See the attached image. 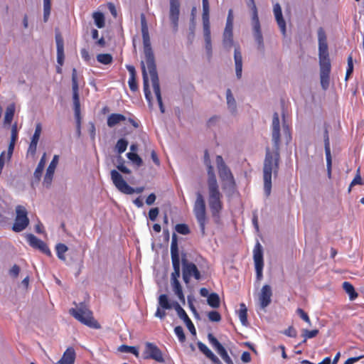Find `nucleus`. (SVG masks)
Here are the masks:
<instances>
[{
  "mask_svg": "<svg viewBox=\"0 0 364 364\" xmlns=\"http://www.w3.org/2000/svg\"><path fill=\"white\" fill-rule=\"evenodd\" d=\"M272 140L273 151L267 147L263 167L264 190L267 196L271 193L272 173L275 176L277 175L280 161V125L277 112L273 115Z\"/></svg>",
  "mask_w": 364,
  "mask_h": 364,
  "instance_id": "f257e3e1",
  "label": "nucleus"
},
{
  "mask_svg": "<svg viewBox=\"0 0 364 364\" xmlns=\"http://www.w3.org/2000/svg\"><path fill=\"white\" fill-rule=\"evenodd\" d=\"M141 27L144 45V53L146 67L150 74L154 92L155 93L160 110L162 113H164L165 110L161 95L159 79L156 70L154 52L151 46L148 26L144 14L141 15Z\"/></svg>",
  "mask_w": 364,
  "mask_h": 364,
  "instance_id": "f03ea898",
  "label": "nucleus"
},
{
  "mask_svg": "<svg viewBox=\"0 0 364 364\" xmlns=\"http://www.w3.org/2000/svg\"><path fill=\"white\" fill-rule=\"evenodd\" d=\"M203 162L207 167L209 207L213 217L218 218L223 209L222 194L219 191L214 168L211 164L210 155L207 149L204 151Z\"/></svg>",
  "mask_w": 364,
  "mask_h": 364,
  "instance_id": "7ed1b4c3",
  "label": "nucleus"
},
{
  "mask_svg": "<svg viewBox=\"0 0 364 364\" xmlns=\"http://www.w3.org/2000/svg\"><path fill=\"white\" fill-rule=\"evenodd\" d=\"M217 169L220 179L222 182L223 189H233L235 187V181L230 168L225 163L223 157L218 155L215 158Z\"/></svg>",
  "mask_w": 364,
  "mask_h": 364,
  "instance_id": "20e7f679",
  "label": "nucleus"
},
{
  "mask_svg": "<svg viewBox=\"0 0 364 364\" xmlns=\"http://www.w3.org/2000/svg\"><path fill=\"white\" fill-rule=\"evenodd\" d=\"M70 314L77 321L89 327L100 328L99 323L94 318L92 312L82 304L77 309H70Z\"/></svg>",
  "mask_w": 364,
  "mask_h": 364,
  "instance_id": "39448f33",
  "label": "nucleus"
},
{
  "mask_svg": "<svg viewBox=\"0 0 364 364\" xmlns=\"http://www.w3.org/2000/svg\"><path fill=\"white\" fill-rule=\"evenodd\" d=\"M193 213L199 224L201 235L205 236L207 221L206 208L204 198L200 192L196 193V200L193 205Z\"/></svg>",
  "mask_w": 364,
  "mask_h": 364,
  "instance_id": "423d86ee",
  "label": "nucleus"
},
{
  "mask_svg": "<svg viewBox=\"0 0 364 364\" xmlns=\"http://www.w3.org/2000/svg\"><path fill=\"white\" fill-rule=\"evenodd\" d=\"M173 271L171 275V282L173 290L178 299L185 303V296L183 293L182 287L178 281L180 277V261H171Z\"/></svg>",
  "mask_w": 364,
  "mask_h": 364,
  "instance_id": "0eeeda50",
  "label": "nucleus"
},
{
  "mask_svg": "<svg viewBox=\"0 0 364 364\" xmlns=\"http://www.w3.org/2000/svg\"><path fill=\"white\" fill-rule=\"evenodd\" d=\"M16 216L12 226V230L16 232H20L29 225L28 212L24 206L18 205L16 207Z\"/></svg>",
  "mask_w": 364,
  "mask_h": 364,
  "instance_id": "6e6552de",
  "label": "nucleus"
},
{
  "mask_svg": "<svg viewBox=\"0 0 364 364\" xmlns=\"http://www.w3.org/2000/svg\"><path fill=\"white\" fill-rule=\"evenodd\" d=\"M182 274L183 282L186 284L190 283L192 277L198 281L202 278L201 274L197 266L194 263L188 262L186 259L182 260Z\"/></svg>",
  "mask_w": 364,
  "mask_h": 364,
  "instance_id": "1a4fd4ad",
  "label": "nucleus"
},
{
  "mask_svg": "<svg viewBox=\"0 0 364 364\" xmlns=\"http://www.w3.org/2000/svg\"><path fill=\"white\" fill-rule=\"evenodd\" d=\"M72 90L75 115L78 121V123H80V102L79 97L77 74V70L75 68H73L72 70Z\"/></svg>",
  "mask_w": 364,
  "mask_h": 364,
  "instance_id": "9d476101",
  "label": "nucleus"
},
{
  "mask_svg": "<svg viewBox=\"0 0 364 364\" xmlns=\"http://www.w3.org/2000/svg\"><path fill=\"white\" fill-rule=\"evenodd\" d=\"M143 358L145 360L151 359L159 363L165 362L163 353L160 348L156 344L149 342L145 344Z\"/></svg>",
  "mask_w": 364,
  "mask_h": 364,
  "instance_id": "9b49d317",
  "label": "nucleus"
},
{
  "mask_svg": "<svg viewBox=\"0 0 364 364\" xmlns=\"http://www.w3.org/2000/svg\"><path fill=\"white\" fill-rule=\"evenodd\" d=\"M110 174L114 185L120 192L128 195L134 193V188L127 184L122 176L117 171L112 170Z\"/></svg>",
  "mask_w": 364,
  "mask_h": 364,
  "instance_id": "f8f14e48",
  "label": "nucleus"
},
{
  "mask_svg": "<svg viewBox=\"0 0 364 364\" xmlns=\"http://www.w3.org/2000/svg\"><path fill=\"white\" fill-rule=\"evenodd\" d=\"M208 339L213 348L217 351V353L227 364H233V362L229 356L225 348L212 333H208Z\"/></svg>",
  "mask_w": 364,
  "mask_h": 364,
  "instance_id": "ddd939ff",
  "label": "nucleus"
},
{
  "mask_svg": "<svg viewBox=\"0 0 364 364\" xmlns=\"http://www.w3.org/2000/svg\"><path fill=\"white\" fill-rule=\"evenodd\" d=\"M319 59L329 58L326 36L323 28L318 30Z\"/></svg>",
  "mask_w": 364,
  "mask_h": 364,
  "instance_id": "4468645a",
  "label": "nucleus"
},
{
  "mask_svg": "<svg viewBox=\"0 0 364 364\" xmlns=\"http://www.w3.org/2000/svg\"><path fill=\"white\" fill-rule=\"evenodd\" d=\"M173 308L176 311L178 317L184 321L189 331L193 335L196 336V330L194 326V324L193 323V322L191 321V320L190 319L184 309L176 301H173Z\"/></svg>",
  "mask_w": 364,
  "mask_h": 364,
  "instance_id": "2eb2a0df",
  "label": "nucleus"
},
{
  "mask_svg": "<svg viewBox=\"0 0 364 364\" xmlns=\"http://www.w3.org/2000/svg\"><path fill=\"white\" fill-rule=\"evenodd\" d=\"M252 21V30H253V36L256 43H257V49L264 53V45L263 36L261 31V26L259 19L253 20Z\"/></svg>",
  "mask_w": 364,
  "mask_h": 364,
  "instance_id": "dca6fc26",
  "label": "nucleus"
},
{
  "mask_svg": "<svg viewBox=\"0 0 364 364\" xmlns=\"http://www.w3.org/2000/svg\"><path fill=\"white\" fill-rule=\"evenodd\" d=\"M323 141H324V149H325V154H326L327 171H328V176H330L331 174L332 159H331V154L328 130L327 127H326L324 129Z\"/></svg>",
  "mask_w": 364,
  "mask_h": 364,
  "instance_id": "f3484780",
  "label": "nucleus"
},
{
  "mask_svg": "<svg viewBox=\"0 0 364 364\" xmlns=\"http://www.w3.org/2000/svg\"><path fill=\"white\" fill-rule=\"evenodd\" d=\"M58 163V156L55 155L46 170V173L44 177L43 185L46 188H49L51 185L54 172H55V170Z\"/></svg>",
  "mask_w": 364,
  "mask_h": 364,
  "instance_id": "a211bd4d",
  "label": "nucleus"
},
{
  "mask_svg": "<svg viewBox=\"0 0 364 364\" xmlns=\"http://www.w3.org/2000/svg\"><path fill=\"white\" fill-rule=\"evenodd\" d=\"M180 4L178 0H170L169 18L175 29L178 27L180 13Z\"/></svg>",
  "mask_w": 364,
  "mask_h": 364,
  "instance_id": "6ab92c4d",
  "label": "nucleus"
},
{
  "mask_svg": "<svg viewBox=\"0 0 364 364\" xmlns=\"http://www.w3.org/2000/svg\"><path fill=\"white\" fill-rule=\"evenodd\" d=\"M272 296L271 287L268 284L264 285L259 294V302L262 308L264 309L271 303Z\"/></svg>",
  "mask_w": 364,
  "mask_h": 364,
  "instance_id": "aec40b11",
  "label": "nucleus"
},
{
  "mask_svg": "<svg viewBox=\"0 0 364 364\" xmlns=\"http://www.w3.org/2000/svg\"><path fill=\"white\" fill-rule=\"evenodd\" d=\"M274 14L277 21V23L280 28L283 36L286 35V22L282 16V11L280 5L277 3L274 5L273 8Z\"/></svg>",
  "mask_w": 364,
  "mask_h": 364,
  "instance_id": "412c9836",
  "label": "nucleus"
},
{
  "mask_svg": "<svg viewBox=\"0 0 364 364\" xmlns=\"http://www.w3.org/2000/svg\"><path fill=\"white\" fill-rule=\"evenodd\" d=\"M141 72H142V77H143V87H144V92L145 95L146 100L149 103H151V93L149 89V77L146 72V68L144 65V61H141Z\"/></svg>",
  "mask_w": 364,
  "mask_h": 364,
  "instance_id": "4be33fe9",
  "label": "nucleus"
},
{
  "mask_svg": "<svg viewBox=\"0 0 364 364\" xmlns=\"http://www.w3.org/2000/svg\"><path fill=\"white\" fill-rule=\"evenodd\" d=\"M234 60H235V72H236L237 77L238 79H240L242 77V56L240 48L239 46H237L235 48Z\"/></svg>",
  "mask_w": 364,
  "mask_h": 364,
  "instance_id": "5701e85b",
  "label": "nucleus"
},
{
  "mask_svg": "<svg viewBox=\"0 0 364 364\" xmlns=\"http://www.w3.org/2000/svg\"><path fill=\"white\" fill-rule=\"evenodd\" d=\"M55 42L57 47V62L60 66H62L63 65L65 58L64 42L63 37L60 33L56 34Z\"/></svg>",
  "mask_w": 364,
  "mask_h": 364,
  "instance_id": "b1692460",
  "label": "nucleus"
},
{
  "mask_svg": "<svg viewBox=\"0 0 364 364\" xmlns=\"http://www.w3.org/2000/svg\"><path fill=\"white\" fill-rule=\"evenodd\" d=\"M76 358L75 349L73 347L68 348L63 353L62 358L55 364H74Z\"/></svg>",
  "mask_w": 364,
  "mask_h": 364,
  "instance_id": "393cba45",
  "label": "nucleus"
},
{
  "mask_svg": "<svg viewBox=\"0 0 364 364\" xmlns=\"http://www.w3.org/2000/svg\"><path fill=\"white\" fill-rule=\"evenodd\" d=\"M41 133V124L40 123L37 124L36 126L34 134L31 138V143L28 146V151L31 154L34 155L36 151L37 144L39 141V138Z\"/></svg>",
  "mask_w": 364,
  "mask_h": 364,
  "instance_id": "a878e982",
  "label": "nucleus"
},
{
  "mask_svg": "<svg viewBox=\"0 0 364 364\" xmlns=\"http://www.w3.org/2000/svg\"><path fill=\"white\" fill-rule=\"evenodd\" d=\"M126 68L129 73V78L128 81L129 89L132 92H136L138 90V85L136 82V73L135 68L130 65H126Z\"/></svg>",
  "mask_w": 364,
  "mask_h": 364,
  "instance_id": "bb28decb",
  "label": "nucleus"
},
{
  "mask_svg": "<svg viewBox=\"0 0 364 364\" xmlns=\"http://www.w3.org/2000/svg\"><path fill=\"white\" fill-rule=\"evenodd\" d=\"M197 346L198 349L213 363L216 364L220 363L219 358L208 348L205 344L198 341Z\"/></svg>",
  "mask_w": 364,
  "mask_h": 364,
  "instance_id": "cd10ccee",
  "label": "nucleus"
},
{
  "mask_svg": "<svg viewBox=\"0 0 364 364\" xmlns=\"http://www.w3.org/2000/svg\"><path fill=\"white\" fill-rule=\"evenodd\" d=\"M253 258L255 265H264L262 247L259 242L256 243L254 247Z\"/></svg>",
  "mask_w": 364,
  "mask_h": 364,
  "instance_id": "c85d7f7f",
  "label": "nucleus"
},
{
  "mask_svg": "<svg viewBox=\"0 0 364 364\" xmlns=\"http://www.w3.org/2000/svg\"><path fill=\"white\" fill-rule=\"evenodd\" d=\"M127 119L126 117L122 114L113 113L107 117V124L109 127H114L119 123L124 122Z\"/></svg>",
  "mask_w": 364,
  "mask_h": 364,
  "instance_id": "c756f323",
  "label": "nucleus"
},
{
  "mask_svg": "<svg viewBox=\"0 0 364 364\" xmlns=\"http://www.w3.org/2000/svg\"><path fill=\"white\" fill-rule=\"evenodd\" d=\"M171 261H180L177 235L173 233L171 243Z\"/></svg>",
  "mask_w": 364,
  "mask_h": 364,
  "instance_id": "7c9ffc66",
  "label": "nucleus"
},
{
  "mask_svg": "<svg viewBox=\"0 0 364 364\" xmlns=\"http://www.w3.org/2000/svg\"><path fill=\"white\" fill-rule=\"evenodd\" d=\"M223 44L225 48L230 50L233 45L232 30H224Z\"/></svg>",
  "mask_w": 364,
  "mask_h": 364,
  "instance_id": "2f4dec72",
  "label": "nucleus"
},
{
  "mask_svg": "<svg viewBox=\"0 0 364 364\" xmlns=\"http://www.w3.org/2000/svg\"><path fill=\"white\" fill-rule=\"evenodd\" d=\"M320 75H330L331 61L329 58L319 59Z\"/></svg>",
  "mask_w": 364,
  "mask_h": 364,
  "instance_id": "473e14b6",
  "label": "nucleus"
},
{
  "mask_svg": "<svg viewBox=\"0 0 364 364\" xmlns=\"http://www.w3.org/2000/svg\"><path fill=\"white\" fill-rule=\"evenodd\" d=\"M15 105L14 103L9 105L6 109L4 115V124H10L13 120L15 113Z\"/></svg>",
  "mask_w": 364,
  "mask_h": 364,
  "instance_id": "72a5a7b5",
  "label": "nucleus"
},
{
  "mask_svg": "<svg viewBox=\"0 0 364 364\" xmlns=\"http://www.w3.org/2000/svg\"><path fill=\"white\" fill-rule=\"evenodd\" d=\"M343 288L348 294L350 300H354L358 297V293L355 291L354 287L350 282H344L343 283Z\"/></svg>",
  "mask_w": 364,
  "mask_h": 364,
  "instance_id": "f704fd0d",
  "label": "nucleus"
},
{
  "mask_svg": "<svg viewBox=\"0 0 364 364\" xmlns=\"http://www.w3.org/2000/svg\"><path fill=\"white\" fill-rule=\"evenodd\" d=\"M45 158H46V154H44L43 155L42 158L41 159V160L34 171L33 176L37 181H39L41 180V178L43 169H44L45 163H46Z\"/></svg>",
  "mask_w": 364,
  "mask_h": 364,
  "instance_id": "c9c22d12",
  "label": "nucleus"
},
{
  "mask_svg": "<svg viewBox=\"0 0 364 364\" xmlns=\"http://www.w3.org/2000/svg\"><path fill=\"white\" fill-rule=\"evenodd\" d=\"M159 306L163 309H171L173 308V302L170 303L168 297L166 294H161L159 297Z\"/></svg>",
  "mask_w": 364,
  "mask_h": 364,
  "instance_id": "e433bc0d",
  "label": "nucleus"
},
{
  "mask_svg": "<svg viewBox=\"0 0 364 364\" xmlns=\"http://www.w3.org/2000/svg\"><path fill=\"white\" fill-rule=\"evenodd\" d=\"M92 18L97 28H102L105 26V16L102 12L96 11L92 14Z\"/></svg>",
  "mask_w": 364,
  "mask_h": 364,
  "instance_id": "4c0bfd02",
  "label": "nucleus"
},
{
  "mask_svg": "<svg viewBox=\"0 0 364 364\" xmlns=\"http://www.w3.org/2000/svg\"><path fill=\"white\" fill-rule=\"evenodd\" d=\"M238 316L242 325L247 324V309L244 303L240 304V309L238 311Z\"/></svg>",
  "mask_w": 364,
  "mask_h": 364,
  "instance_id": "58836bf2",
  "label": "nucleus"
},
{
  "mask_svg": "<svg viewBox=\"0 0 364 364\" xmlns=\"http://www.w3.org/2000/svg\"><path fill=\"white\" fill-rule=\"evenodd\" d=\"M226 98L228 108L232 113H235L236 111V102L230 89H228L226 91Z\"/></svg>",
  "mask_w": 364,
  "mask_h": 364,
  "instance_id": "ea45409f",
  "label": "nucleus"
},
{
  "mask_svg": "<svg viewBox=\"0 0 364 364\" xmlns=\"http://www.w3.org/2000/svg\"><path fill=\"white\" fill-rule=\"evenodd\" d=\"M208 304L213 308H218L220 306V297L216 293H211L208 296Z\"/></svg>",
  "mask_w": 364,
  "mask_h": 364,
  "instance_id": "a19ab883",
  "label": "nucleus"
},
{
  "mask_svg": "<svg viewBox=\"0 0 364 364\" xmlns=\"http://www.w3.org/2000/svg\"><path fill=\"white\" fill-rule=\"evenodd\" d=\"M18 139V129H17V123H14L11 127V141L9 146V150L12 151L14 147V144L16 141Z\"/></svg>",
  "mask_w": 364,
  "mask_h": 364,
  "instance_id": "79ce46f5",
  "label": "nucleus"
},
{
  "mask_svg": "<svg viewBox=\"0 0 364 364\" xmlns=\"http://www.w3.org/2000/svg\"><path fill=\"white\" fill-rule=\"evenodd\" d=\"M55 250H56V254H57L58 257L60 259L65 261V253L68 250V247L63 243H59L56 245Z\"/></svg>",
  "mask_w": 364,
  "mask_h": 364,
  "instance_id": "37998d69",
  "label": "nucleus"
},
{
  "mask_svg": "<svg viewBox=\"0 0 364 364\" xmlns=\"http://www.w3.org/2000/svg\"><path fill=\"white\" fill-rule=\"evenodd\" d=\"M97 60L102 64L109 65L112 63L113 58L111 54L101 53L97 55Z\"/></svg>",
  "mask_w": 364,
  "mask_h": 364,
  "instance_id": "c03bdc74",
  "label": "nucleus"
},
{
  "mask_svg": "<svg viewBox=\"0 0 364 364\" xmlns=\"http://www.w3.org/2000/svg\"><path fill=\"white\" fill-rule=\"evenodd\" d=\"M119 350L121 351V352H124V353H132L133 355H134L136 358H139V350L135 346H127V345H122L119 348Z\"/></svg>",
  "mask_w": 364,
  "mask_h": 364,
  "instance_id": "a18cd8bd",
  "label": "nucleus"
},
{
  "mask_svg": "<svg viewBox=\"0 0 364 364\" xmlns=\"http://www.w3.org/2000/svg\"><path fill=\"white\" fill-rule=\"evenodd\" d=\"M203 2V23H209V2L208 0H202Z\"/></svg>",
  "mask_w": 364,
  "mask_h": 364,
  "instance_id": "49530a36",
  "label": "nucleus"
},
{
  "mask_svg": "<svg viewBox=\"0 0 364 364\" xmlns=\"http://www.w3.org/2000/svg\"><path fill=\"white\" fill-rule=\"evenodd\" d=\"M26 240L29 245L34 249H37L41 242V239H38L33 234H28L26 236Z\"/></svg>",
  "mask_w": 364,
  "mask_h": 364,
  "instance_id": "de8ad7c7",
  "label": "nucleus"
},
{
  "mask_svg": "<svg viewBox=\"0 0 364 364\" xmlns=\"http://www.w3.org/2000/svg\"><path fill=\"white\" fill-rule=\"evenodd\" d=\"M128 146V141L124 139H120L117 141L115 149H117L118 154H121L124 153Z\"/></svg>",
  "mask_w": 364,
  "mask_h": 364,
  "instance_id": "09e8293b",
  "label": "nucleus"
},
{
  "mask_svg": "<svg viewBox=\"0 0 364 364\" xmlns=\"http://www.w3.org/2000/svg\"><path fill=\"white\" fill-rule=\"evenodd\" d=\"M127 156L130 161H132L134 164H136L138 166H141L143 164L141 157L134 152L127 153Z\"/></svg>",
  "mask_w": 364,
  "mask_h": 364,
  "instance_id": "8fccbe9b",
  "label": "nucleus"
},
{
  "mask_svg": "<svg viewBox=\"0 0 364 364\" xmlns=\"http://www.w3.org/2000/svg\"><path fill=\"white\" fill-rule=\"evenodd\" d=\"M175 230L177 232L181 235H188L190 233V228L188 226V225L181 223V224H177L175 226Z\"/></svg>",
  "mask_w": 364,
  "mask_h": 364,
  "instance_id": "3c124183",
  "label": "nucleus"
},
{
  "mask_svg": "<svg viewBox=\"0 0 364 364\" xmlns=\"http://www.w3.org/2000/svg\"><path fill=\"white\" fill-rule=\"evenodd\" d=\"M247 6L252 11V21L259 19L256 4L255 3V0H249V1L247 2Z\"/></svg>",
  "mask_w": 364,
  "mask_h": 364,
  "instance_id": "603ef678",
  "label": "nucleus"
},
{
  "mask_svg": "<svg viewBox=\"0 0 364 364\" xmlns=\"http://www.w3.org/2000/svg\"><path fill=\"white\" fill-rule=\"evenodd\" d=\"M174 333L178 338V341L181 343H184L186 341V336L183 332V329L181 326H176L174 328Z\"/></svg>",
  "mask_w": 364,
  "mask_h": 364,
  "instance_id": "864d4df0",
  "label": "nucleus"
},
{
  "mask_svg": "<svg viewBox=\"0 0 364 364\" xmlns=\"http://www.w3.org/2000/svg\"><path fill=\"white\" fill-rule=\"evenodd\" d=\"M318 330L317 329H314V330H307V329H305L304 330V334H303V336L304 337V342H306V339L308 338H314L316 337L318 334Z\"/></svg>",
  "mask_w": 364,
  "mask_h": 364,
  "instance_id": "5fc2aeb1",
  "label": "nucleus"
},
{
  "mask_svg": "<svg viewBox=\"0 0 364 364\" xmlns=\"http://www.w3.org/2000/svg\"><path fill=\"white\" fill-rule=\"evenodd\" d=\"M233 29V15L231 9L228 11V15L226 21V25L225 30H232Z\"/></svg>",
  "mask_w": 364,
  "mask_h": 364,
  "instance_id": "6e6d98bb",
  "label": "nucleus"
},
{
  "mask_svg": "<svg viewBox=\"0 0 364 364\" xmlns=\"http://www.w3.org/2000/svg\"><path fill=\"white\" fill-rule=\"evenodd\" d=\"M37 250H39L41 252L44 253L47 256L50 257L52 255V253H51L48 246L43 240H41Z\"/></svg>",
  "mask_w": 364,
  "mask_h": 364,
  "instance_id": "4d7b16f0",
  "label": "nucleus"
},
{
  "mask_svg": "<svg viewBox=\"0 0 364 364\" xmlns=\"http://www.w3.org/2000/svg\"><path fill=\"white\" fill-rule=\"evenodd\" d=\"M363 182L362 181L360 173V168L357 169L355 176L353 179V181L350 183V187H353L355 185H363Z\"/></svg>",
  "mask_w": 364,
  "mask_h": 364,
  "instance_id": "13d9d810",
  "label": "nucleus"
},
{
  "mask_svg": "<svg viewBox=\"0 0 364 364\" xmlns=\"http://www.w3.org/2000/svg\"><path fill=\"white\" fill-rule=\"evenodd\" d=\"M210 321L213 322H218L221 320V316L219 312L216 311H210L208 314Z\"/></svg>",
  "mask_w": 364,
  "mask_h": 364,
  "instance_id": "bf43d9fd",
  "label": "nucleus"
},
{
  "mask_svg": "<svg viewBox=\"0 0 364 364\" xmlns=\"http://www.w3.org/2000/svg\"><path fill=\"white\" fill-rule=\"evenodd\" d=\"M296 314L300 316V318L306 322L308 324L311 325V320L307 313H306L302 309L298 308L296 309Z\"/></svg>",
  "mask_w": 364,
  "mask_h": 364,
  "instance_id": "052dcab7",
  "label": "nucleus"
},
{
  "mask_svg": "<svg viewBox=\"0 0 364 364\" xmlns=\"http://www.w3.org/2000/svg\"><path fill=\"white\" fill-rule=\"evenodd\" d=\"M320 80L321 87L326 90L329 86L330 75H320Z\"/></svg>",
  "mask_w": 364,
  "mask_h": 364,
  "instance_id": "680f3d73",
  "label": "nucleus"
},
{
  "mask_svg": "<svg viewBox=\"0 0 364 364\" xmlns=\"http://www.w3.org/2000/svg\"><path fill=\"white\" fill-rule=\"evenodd\" d=\"M20 273V267L17 264L13 265L9 269V274L12 278H17Z\"/></svg>",
  "mask_w": 364,
  "mask_h": 364,
  "instance_id": "e2e57ef3",
  "label": "nucleus"
},
{
  "mask_svg": "<svg viewBox=\"0 0 364 364\" xmlns=\"http://www.w3.org/2000/svg\"><path fill=\"white\" fill-rule=\"evenodd\" d=\"M159 210L158 208H154L150 209V210L149 212V219L151 221H154L159 215Z\"/></svg>",
  "mask_w": 364,
  "mask_h": 364,
  "instance_id": "0e129e2a",
  "label": "nucleus"
},
{
  "mask_svg": "<svg viewBox=\"0 0 364 364\" xmlns=\"http://www.w3.org/2000/svg\"><path fill=\"white\" fill-rule=\"evenodd\" d=\"M348 67L346 72L348 73H353V61L352 54L349 55L347 59Z\"/></svg>",
  "mask_w": 364,
  "mask_h": 364,
  "instance_id": "69168bd1",
  "label": "nucleus"
},
{
  "mask_svg": "<svg viewBox=\"0 0 364 364\" xmlns=\"http://www.w3.org/2000/svg\"><path fill=\"white\" fill-rule=\"evenodd\" d=\"M203 31L205 40H208L210 38V30L209 23H203Z\"/></svg>",
  "mask_w": 364,
  "mask_h": 364,
  "instance_id": "338daca9",
  "label": "nucleus"
},
{
  "mask_svg": "<svg viewBox=\"0 0 364 364\" xmlns=\"http://www.w3.org/2000/svg\"><path fill=\"white\" fill-rule=\"evenodd\" d=\"M165 310L166 309H163L161 307H158L155 313V316L161 319H164L166 315Z\"/></svg>",
  "mask_w": 364,
  "mask_h": 364,
  "instance_id": "774afa93",
  "label": "nucleus"
}]
</instances>
